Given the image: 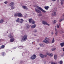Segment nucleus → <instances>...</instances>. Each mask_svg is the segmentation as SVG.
<instances>
[{
	"instance_id": "nucleus-1",
	"label": "nucleus",
	"mask_w": 64,
	"mask_h": 64,
	"mask_svg": "<svg viewBox=\"0 0 64 64\" xmlns=\"http://www.w3.org/2000/svg\"><path fill=\"white\" fill-rule=\"evenodd\" d=\"M27 36L26 35H24L22 38L21 41L22 42H24L27 40Z\"/></svg>"
},
{
	"instance_id": "nucleus-2",
	"label": "nucleus",
	"mask_w": 64,
	"mask_h": 64,
	"mask_svg": "<svg viewBox=\"0 0 64 64\" xmlns=\"http://www.w3.org/2000/svg\"><path fill=\"white\" fill-rule=\"evenodd\" d=\"M27 36L26 35H24L22 38L21 41L22 42H24L27 40Z\"/></svg>"
},
{
	"instance_id": "nucleus-3",
	"label": "nucleus",
	"mask_w": 64,
	"mask_h": 64,
	"mask_svg": "<svg viewBox=\"0 0 64 64\" xmlns=\"http://www.w3.org/2000/svg\"><path fill=\"white\" fill-rule=\"evenodd\" d=\"M43 42L46 43V44H49L50 43L49 42V39L48 38H45Z\"/></svg>"
},
{
	"instance_id": "nucleus-4",
	"label": "nucleus",
	"mask_w": 64,
	"mask_h": 64,
	"mask_svg": "<svg viewBox=\"0 0 64 64\" xmlns=\"http://www.w3.org/2000/svg\"><path fill=\"white\" fill-rule=\"evenodd\" d=\"M34 7H35L36 8H38V9H39L40 10H41V11H42V12H43V13H46V11L44 10H43V9H42V8H41L39 6H38L36 5L34 6Z\"/></svg>"
},
{
	"instance_id": "nucleus-5",
	"label": "nucleus",
	"mask_w": 64,
	"mask_h": 64,
	"mask_svg": "<svg viewBox=\"0 0 64 64\" xmlns=\"http://www.w3.org/2000/svg\"><path fill=\"white\" fill-rule=\"evenodd\" d=\"M57 11V8H55L54 9V11H52V15L53 16H56V13L54 12H56Z\"/></svg>"
},
{
	"instance_id": "nucleus-6",
	"label": "nucleus",
	"mask_w": 64,
	"mask_h": 64,
	"mask_svg": "<svg viewBox=\"0 0 64 64\" xmlns=\"http://www.w3.org/2000/svg\"><path fill=\"white\" fill-rule=\"evenodd\" d=\"M15 16H18V17H22V14L20 13H19L15 14H14Z\"/></svg>"
},
{
	"instance_id": "nucleus-7",
	"label": "nucleus",
	"mask_w": 64,
	"mask_h": 64,
	"mask_svg": "<svg viewBox=\"0 0 64 64\" xmlns=\"http://www.w3.org/2000/svg\"><path fill=\"white\" fill-rule=\"evenodd\" d=\"M30 58L32 60H34L36 58V55L35 54H33L30 57Z\"/></svg>"
},
{
	"instance_id": "nucleus-8",
	"label": "nucleus",
	"mask_w": 64,
	"mask_h": 64,
	"mask_svg": "<svg viewBox=\"0 0 64 64\" xmlns=\"http://www.w3.org/2000/svg\"><path fill=\"white\" fill-rule=\"evenodd\" d=\"M35 10L36 13H41V11L37 8H35Z\"/></svg>"
},
{
	"instance_id": "nucleus-9",
	"label": "nucleus",
	"mask_w": 64,
	"mask_h": 64,
	"mask_svg": "<svg viewBox=\"0 0 64 64\" xmlns=\"http://www.w3.org/2000/svg\"><path fill=\"white\" fill-rule=\"evenodd\" d=\"M8 37L10 38H14L13 36V34H10L8 35Z\"/></svg>"
},
{
	"instance_id": "nucleus-10",
	"label": "nucleus",
	"mask_w": 64,
	"mask_h": 64,
	"mask_svg": "<svg viewBox=\"0 0 64 64\" xmlns=\"http://www.w3.org/2000/svg\"><path fill=\"white\" fill-rule=\"evenodd\" d=\"M46 54L47 55L50 56V57H52L53 56V54L50 53H46Z\"/></svg>"
},
{
	"instance_id": "nucleus-11",
	"label": "nucleus",
	"mask_w": 64,
	"mask_h": 64,
	"mask_svg": "<svg viewBox=\"0 0 64 64\" xmlns=\"http://www.w3.org/2000/svg\"><path fill=\"white\" fill-rule=\"evenodd\" d=\"M36 27V24H34L31 25V28L32 29L35 28Z\"/></svg>"
},
{
	"instance_id": "nucleus-12",
	"label": "nucleus",
	"mask_w": 64,
	"mask_h": 64,
	"mask_svg": "<svg viewBox=\"0 0 64 64\" xmlns=\"http://www.w3.org/2000/svg\"><path fill=\"white\" fill-rule=\"evenodd\" d=\"M10 42H14L15 41V39L14 38H11L10 40Z\"/></svg>"
},
{
	"instance_id": "nucleus-13",
	"label": "nucleus",
	"mask_w": 64,
	"mask_h": 64,
	"mask_svg": "<svg viewBox=\"0 0 64 64\" xmlns=\"http://www.w3.org/2000/svg\"><path fill=\"white\" fill-rule=\"evenodd\" d=\"M40 56L41 58H44V55L42 54H40Z\"/></svg>"
},
{
	"instance_id": "nucleus-14",
	"label": "nucleus",
	"mask_w": 64,
	"mask_h": 64,
	"mask_svg": "<svg viewBox=\"0 0 64 64\" xmlns=\"http://www.w3.org/2000/svg\"><path fill=\"white\" fill-rule=\"evenodd\" d=\"M42 24L44 25H46V24L47 23V22L46 21H45L44 20H43L42 21Z\"/></svg>"
},
{
	"instance_id": "nucleus-15",
	"label": "nucleus",
	"mask_w": 64,
	"mask_h": 64,
	"mask_svg": "<svg viewBox=\"0 0 64 64\" xmlns=\"http://www.w3.org/2000/svg\"><path fill=\"white\" fill-rule=\"evenodd\" d=\"M22 7L23 8H24V9H26V10H28V8L27 7V6H22Z\"/></svg>"
},
{
	"instance_id": "nucleus-16",
	"label": "nucleus",
	"mask_w": 64,
	"mask_h": 64,
	"mask_svg": "<svg viewBox=\"0 0 64 64\" xmlns=\"http://www.w3.org/2000/svg\"><path fill=\"white\" fill-rule=\"evenodd\" d=\"M14 4V3L13 2H11V3L9 4L8 6H13L12 5Z\"/></svg>"
},
{
	"instance_id": "nucleus-17",
	"label": "nucleus",
	"mask_w": 64,
	"mask_h": 64,
	"mask_svg": "<svg viewBox=\"0 0 64 64\" xmlns=\"http://www.w3.org/2000/svg\"><path fill=\"white\" fill-rule=\"evenodd\" d=\"M44 8L46 10H48L49 8V7L48 6H45L44 7Z\"/></svg>"
},
{
	"instance_id": "nucleus-18",
	"label": "nucleus",
	"mask_w": 64,
	"mask_h": 64,
	"mask_svg": "<svg viewBox=\"0 0 64 64\" xmlns=\"http://www.w3.org/2000/svg\"><path fill=\"white\" fill-rule=\"evenodd\" d=\"M54 59L55 60H56L57 59V55H54Z\"/></svg>"
},
{
	"instance_id": "nucleus-19",
	"label": "nucleus",
	"mask_w": 64,
	"mask_h": 64,
	"mask_svg": "<svg viewBox=\"0 0 64 64\" xmlns=\"http://www.w3.org/2000/svg\"><path fill=\"white\" fill-rule=\"evenodd\" d=\"M4 22V20L3 19H2L0 21V23H2Z\"/></svg>"
},
{
	"instance_id": "nucleus-20",
	"label": "nucleus",
	"mask_w": 64,
	"mask_h": 64,
	"mask_svg": "<svg viewBox=\"0 0 64 64\" xmlns=\"http://www.w3.org/2000/svg\"><path fill=\"white\" fill-rule=\"evenodd\" d=\"M60 0L61 2L60 3L61 5H63V3H64V0Z\"/></svg>"
},
{
	"instance_id": "nucleus-21",
	"label": "nucleus",
	"mask_w": 64,
	"mask_h": 64,
	"mask_svg": "<svg viewBox=\"0 0 64 64\" xmlns=\"http://www.w3.org/2000/svg\"><path fill=\"white\" fill-rule=\"evenodd\" d=\"M10 6H11V9L12 10H13V9H14V8H15V6H14L13 5Z\"/></svg>"
},
{
	"instance_id": "nucleus-22",
	"label": "nucleus",
	"mask_w": 64,
	"mask_h": 64,
	"mask_svg": "<svg viewBox=\"0 0 64 64\" xmlns=\"http://www.w3.org/2000/svg\"><path fill=\"white\" fill-rule=\"evenodd\" d=\"M39 45L40 47H44V46L42 44H40Z\"/></svg>"
},
{
	"instance_id": "nucleus-23",
	"label": "nucleus",
	"mask_w": 64,
	"mask_h": 64,
	"mask_svg": "<svg viewBox=\"0 0 64 64\" xmlns=\"http://www.w3.org/2000/svg\"><path fill=\"white\" fill-rule=\"evenodd\" d=\"M54 41H55V40H54V38H52V43H54Z\"/></svg>"
},
{
	"instance_id": "nucleus-24",
	"label": "nucleus",
	"mask_w": 64,
	"mask_h": 64,
	"mask_svg": "<svg viewBox=\"0 0 64 64\" xmlns=\"http://www.w3.org/2000/svg\"><path fill=\"white\" fill-rule=\"evenodd\" d=\"M32 19L30 18L29 19V22H30V23H31L32 22Z\"/></svg>"
},
{
	"instance_id": "nucleus-25",
	"label": "nucleus",
	"mask_w": 64,
	"mask_h": 64,
	"mask_svg": "<svg viewBox=\"0 0 64 64\" xmlns=\"http://www.w3.org/2000/svg\"><path fill=\"white\" fill-rule=\"evenodd\" d=\"M35 24V22L34 21V20H33L32 21V24Z\"/></svg>"
},
{
	"instance_id": "nucleus-26",
	"label": "nucleus",
	"mask_w": 64,
	"mask_h": 64,
	"mask_svg": "<svg viewBox=\"0 0 64 64\" xmlns=\"http://www.w3.org/2000/svg\"><path fill=\"white\" fill-rule=\"evenodd\" d=\"M1 49H3V48H5V46H4V45H3L1 46Z\"/></svg>"
},
{
	"instance_id": "nucleus-27",
	"label": "nucleus",
	"mask_w": 64,
	"mask_h": 64,
	"mask_svg": "<svg viewBox=\"0 0 64 64\" xmlns=\"http://www.w3.org/2000/svg\"><path fill=\"white\" fill-rule=\"evenodd\" d=\"M20 20H21V21H20V23H22V22H23V21H24V20H23V19H21Z\"/></svg>"
},
{
	"instance_id": "nucleus-28",
	"label": "nucleus",
	"mask_w": 64,
	"mask_h": 64,
	"mask_svg": "<svg viewBox=\"0 0 64 64\" xmlns=\"http://www.w3.org/2000/svg\"><path fill=\"white\" fill-rule=\"evenodd\" d=\"M56 48H52V51H53L55 50H56Z\"/></svg>"
},
{
	"instance_id": "nucleus-29",
	"label": "nucleus",
	"mask_w": 64,
	"mask_h": 64,
	"mask_svg": "<svg viewBox=\"0 0 64 64\" xmlns=\"http://www.w3.org/2000/svg\"><path fill=\"white\" fill-rule=\"evenodd\" d=\"M51 64H57V63L56 62H51Z\"/></svg>"
},
{
	"instance_id": "nucleus-30",
	"label": "nucleus",
	"mask_w": 64,
	"mask_h": 64,
	"mask_svg": "<svg viewBox=\"0 0 64 64\" xmlns=\"http://www.w3.org/2000/svg\"><path fill=\"white\" fill-rule=\"evenodd\" d=\"M16 21L17 22H19V18H17Z\"/></svg>"
},
{
	"instance_id": "nucleus-31",
	"label": "nucleus",
	"mask_w": 64,
	"mask_h": 64,
	"mask_svg": "<svg viewBox=\"0 0 64 64\" xmlns=\"http://www.w3.org/2000/svg\"><path fill=\"white\" fill-rule=\"evenodd\" d=\"M42 15V14H38V16H41Z\"/></svg>"
},
{
	"instance_id": "nucleus-32",
	"label": "nucleus",
	"mask_w": 64,
	"mask_h": 64,
	"mask_svg": "<svg viewBox=\"0 0 64 64\" xmlns=\"http://www.w3.org/2000/svg\"><path fill=\"white\" fill-rule=\"evenodd\" d=\"M62 63H63V61L62 60H60V64H62Z\"/></svg>"
},
{
	"instance_id": "nucleus-33",
	"label": "nucleus",
	"mask_w": 64,
	"mask_h": 64,
	"mask_svg": "<svg viewBox=\"0 0 64 64\" xmlns=\"http://www.w3.org/2000/svg\"><path fill=\"white\" fill-rule=\"evenodd\" d=\"M30 27V26H29L28 25H27L26 26V28H29Z\"/></svg>"
},
{
	"instance_id": "nucleus-34",
	"label": "nucleus",
	"mask_w": 64,
	"mask_h": 64,
	"mask_svg": "<svg viewBox=\"0 0 64 64\" xmlns=\"http://www.w3.org/2000/svg\"><path fill=\"white\" fill-rule=\"evenodd\" d=\"M46 25H47L48 26H50V24H48L47 22H46Z\"/></svg>"
},
{
	"instance_id": "nucleus-35",
	"label": "nucleus",
	"mask_w": 64,
	"mask_h": 64,
	"mask_svg": "<svg viewBox=\"0 0 64 64\" xmlns=\"http://www.w3.org/2000/svg\"><path fill=\"white\" fill-rule=\"evenodd\" d=\"M64 20V19H60V20H59V22H61L62 21V20Z\"/></svg>"
},
{
	"instance_id": "nucleus-36",
	"label": "nucleus",
	"mask_w": 64,
	"mask_h": 64,
	"mask_svg": "<svg viewBox=\"0 0 64 64\" xmlns=\"http://www.w3.org/2000/svg\"><path fill=\"white\" fill-rule=\"evenodd\" d=\"M4 54L5 53L4 52H2V56H4Z\"/></svg>"
},
{
	"instance_id": "nucleus-37",
	"label": "nucleus",
	"mask_w": 64,
	"mask_h": 64,
	"mask_svg": "<svg viewBox=\"0 0 64 64\" xmlns=\"http://www.w3.org/2000/svg\"><path fill=\"white\" fill-rule=\"evenodd\" d=\"M55 34L56 35H57V34H58V31H56V33H55Z\"/></svg>"
},
{
	"instance_id": "nucleus-38",
	"label": "nucleus",
	"mask_w": 64,
	"mask_h": 64,
	"mask_svg": "<svg viewBox=\"0 0 64 64\" xmlns=\"http://www.w3.org/2000/svg\"><path fill=\"white\" fill-rule=\"evenodd\" d=\"M59 26H60V25L58 24L57 26V28H59Z\"/></svg>"
},
{
	"instance_id": "nucleus-39",
	"label": "nucleus",
	"mask_w": 64,
	"mask_h": 64,
	"mask_svg": "<svg viewBox=\"0 0 64 64\" xmlns=\"http://www.w3.org/2000/svg\"><path fill=\"white\" fill-rule=\"evenodd\" d=\"M4 3L5 4H7V3H8V2H4Z\"/></svg>"
},
{
	"instance_id": "nucleus-40",
	"label": "nucleus",
	"mask_w": 64,
	"mask_h": 64,
	"mask_svg": "<svg viewBox=\"0 0 64 64\" xmlns=\"http://www.w3.org/2000/svg\"><path fill=\"white\" fill-rule=\"evenodd\" d=\"M47 56L46 54H45L44 55V58L46 57H47Z\"/></svg>"
},
{
	"instance_id": "nucleus-41",
	"label": "nucleus",
	"mask_w": 64,
	"mask_h": 64,
	"mask_svg": "<svg viewBox=\"0 0 64 64\" xmlns=\"http://www.w3.org/2000/svg\"><path fill=\"white\" fill-rule=\"evenodd\" d=\"M56 20H54V23H56Z\"/></svg>"
},
{
	"instance_id": "nucleus-42",
	"label": "nucleus",
	"mask_w": 64,
	"mask_h": 64,
	"mask_svg": "<svg viewBox=\"0 0 64 64\" xmlns=\"http://www.w3.org/2000/svg\"><path fill=\"white\" fill-rule=\"evenodd\" d=\"M19 48H20V49H22V48H23V47H22V46H20V47H19Z\"/></svg>"
},
{
	"instance_id": "nucleus-43",
	"label": "nucleus",
	"mask_w": 64,
	"mask_h": 64,
	"mask_svg": "<svg viewBox=\"0 0 64 64\" xmlns=\"http://www.w3.org/2000/svg\"><path fill=\"white\" fill-rule=\"evenodd\" d=\"M57 2H58V3H59V0H57Z\"/></svg>"
},
{
	"instance_id": "nucleus-44",
	"label": "nucleus",
	"mask_w": 64,
	"mask_h": 64,
	"mask_svg": "<svg viewBox=\"0 0 64 64\" xmlns=\"http://www.w3.org/2000/svg\"><path fill=\"white\" fill-rule=\"evenodd\" d=\"M55 1H56V0H52V1H53L54 2Z\"/></svg>"
},
{
	"instance_id": "nucleus-45",
	"label": "nucleus",
	"mask_w": 64,
	"mask_h": 64,
	"mask_svg": "<svg viewBox=\"0 0 64 64\" xmlns=\"http://www.w3.org/2000/svg\"><path fill=\"white\" fill-rule=\"evenodd\" d=\"M62 50H63V51H64V48H63Z\"/></svg>"
},
{
	"instance_id": "nucleus-46",
	"label": "nucleus",
	"mask_w": 64,
	"mask_h": 64,
	"mask_svg": "<svg viewBox=\"0 0 64 64\" xmlns=\"http://www.w3.org/2000/svg\"><path fill=\"white\" fill-rule=\"evenodd\" d=\"M51 34H52V35H53V34H54V33H53V32H52V33Z\"/></svg>"
},
{
	"instance_id": "nucleus-47",
	"label": "nucleus",
	"mask_w": 64,
	"mask_h": 64,
	"mask_svg": "<svg viewBox=\"0 0 64 64\" xmlns=\"http://www.w3.org/2000/svg\"><path fill=\"white\" fill-rule=\"evenodd\" d=\"M55 31H57V29H56V28H55Z\"/></svg>"
},
{
	"instance_id": "nucleus-48",
	"label": "nucleus",
	"mask_w": 64,
	"mask_h": 64,
	"mask_svg": "<svg viewBox=\"0 0 64 64\" xmlns=\"http://www.w3.org/2000/svg\"><path fill=\"white\" fill-rule=\"evenodd\" d=\"M35 32H37V30H36L35 31Z\"/></svg>"
},
{
	"instance_id": "nucleus-49",
	"label": "nucleus",
	"mask_w": 64,
	"mask_h": 64,
	"mask_svg": "<svg viewBox=\"0 0 64 64\" xmlns=\"http://www.w3.org/2000/svg\"><path fill=\"white\" fill-rule=\"evenodd\" d=\"M38 49H39V48H38Z\"/></svg>"
},
{
	"instance_id": "nucleus-50",
	"label": "nucleus",
	"mask_w": 64,
	"mask_h": 64,
	"mask_svg": "<svg viewBox=\"0 0 64 64\" xmlns=\"http://www.w3.org/2000/svg\"><path fill=\"white\" fill-rule=\"evenodd\" d=\"M1 49V48L0 47V49Z\"/></svg>"
},
{
	"instance_id": "nucleus-51",
	"label": "nucleus",
	"mask_w": 64,
	"mask_h": 64,
	"mask_svg": "<svg viewBox=\"0 0 64 64\" xmlns=\"http://www.w3.org/2000/svg\"><path fill=\"white\" fill-rule=\"evenodd\" d=\"M34 36H36V35H34Z\"/></svg>"
},
{
	"instance_id": "nucleus-52",
	"label": "nucleus",
	"mask_w": 64,
	"mask_h": 64,
	"mask_svg": "<svg viewBox=\"0 0 64 64\" xmlns=\"http://www.w3.org/2000/svg\"><path fill=\"white\" fill-rule=\"evenodd\" d=\"M63 54H64V52Z\"/></svg>"
},
{
	"instance_id": "nucleus-53",
	"label": "nucleus",
	"mask_w": 64,
	"mask_h": 64,
	"mask_svg": "<svg viewBox=\"0 0 64 64\" xmlns=\"http://www.w3.org/2000/svg\"><path fill=\"white\" fill-rule=\"evenodd\" d=\"M0 41H1V40L0 39Z\"/></svg>"
}]
</instances>
